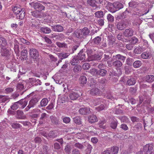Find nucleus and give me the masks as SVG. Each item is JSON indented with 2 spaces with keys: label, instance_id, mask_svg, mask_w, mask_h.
I'll return each instance as SVG.
<instances>
[{
  "label": "nucleus",
  "instance_id": "obj_1",
  "mask_svg": "<svg viewBox=\"0 0 154 154\" xmlns=\"http://www.w3.org/2000/svg\"><path fill=\"white\" fill-rule=\"evenodd\" d=\"M90 33V30L87 27H85L82 29H77L73 33L74 36L81 39H85Z\"/></svg>",
  "mask_w": 154,
  "mask_h": 154
},
{
  "label": "nucleus",
  "instance_id": "obj_2",
  "mask_svg": "<svg viewBox=\"0 0 154 154\" xmlns=\"http://www.w3.org/2000/svg\"><path fill=\"white\" fill-rule=\"evenodd\" d=\"M85 58V54L83 49H82L78 54L77 55L73 56V58L70 61L71 64L75 65L79 63V60H84Z\"/></svg>",
  "mask_w": 154,
  "mask_h": 154
},
{
  "label": "nucleus",
  "instance_id": "obj_3",
  "mask_svg": "<svg viewBox=\"0 0 154 154\" xmlns=\"http://www.w3.org/2000/svg\"><path fill=\"white\" fill-rule=\"evenodd\" d=\"M39 98L38 97H33L29 102L28 106L25 108L26 111H28L30 108L34 107L38 102Z\"/></svg>",
  "mask_w": 154,
  "mask_h": 154
},
{
  "label": "nucleus",
  "instance_id": "obj_4",
  "mask_svg": "<svg viewBox=\"0 0 154 154\" xmlns=\"http://www.w3.org/2000/svg\"><path fill=\"white\" fill-rule=\"evenodd\" d=\"M29 52L30 58L34 60H36L39 57V52L35 48H29Z\"/></svg>",
  "mask_w": 154,
  "mask_h": 154
},
{
  "label": "nucleus",
  "instance_id": "obj_5",
  "mask_svg": "<svg viewBox=\"0 0 154 154\" xmlns=\"http://www.w3.org/2000/svg\"><path fill=\"white\" fill-rule=\"evenodd\" d=\"M29 5L33 7L35 9L39 11H41L44 9L45 7L40 3L38 2L34 3L32 2L29 3Z\"/></svg>",
  "mask_w": 154,
  "mask_h": 154
},
{
  "label": "nucleus",
  "instance_id": "obj_6",
  "mask_svg": "<svg viewBox=\"0 0 154 154\" xmlns=\"http://www.w3.org/2000/svg\"><path fill=\"white\" fill-rule=\"evenodd\" d=\"M153 149V145L151 144H146L143 147V151L146 154H151Z\"/></svg>",
  "mask_w": 154,
  "mask_h": 154
},
{
  "label": "nucleus",
  "instance_id": "obj_7",
  "mask_svg": "<svg viewBox=\"0 0 154 154\" xmlns=\"http://www.w3.org/2000/svg\"><path fill=\"white\" fill-rule=\"evenodd\" d=\"M129 13V12L126 9L125 11L122 13H119L117 15L116 20H123L125 18L128 13Z\"/></svg>",
  "mask_w": 154,
  "mask_h": 154
},
{
  "label": "nucleus",
  "instance_id": "obj_8",
  "mask_svg": "<svg viewBox=\"0 0 154 154\" xmlns=\"http://www.w3.org/2000/svg\"><path fill=\"white\" fill-rule=\"evenodd\" d=\"M134 32L133 30L132 29H126L123 32V34L125 37L128 38L133 36Z\"/></svg>",
  "mask_w": 154,
  "mask_h": 154
},
{
  "label": "nucleus",
  "instance_id": "obj_9",
  "mask_svg": "<svg viewBox=\"0 0 154 154\" xmlns=\"http://www.w3.org/2000/svg\"><path fill=\"white\" fill-rule=\"evenodd\" d=\"M15 116L17 119H25L26 118L23 111L20 110H18L16 111Z\"/></svg>",
  "mask_w": 154,
  "mask_h": 154
},
{
  "label": "nucleus",
  "instance_id": "obj_10",
  "mask_svg": "<svg viewBox=\"0 0 154 154\" xmlns=\"http://www.w3.org/2000/svg\"><path fill=\"white\" fill-rule=\"evenodd\" d=\"M26 84L25 82H19L17 85V88L18 92L23 91L20 93L21 95H22L25 91H23L24 89V85Z\"/></svg>",
  "mask_w": 154,
  "mask_h": 154
},
{
  "label": "nucleus",
  "instance_id": "obj_11",
  "mask_svg": "<svg viewBox=\"0 0 154 154\" xmlns=\"http://www.w3.org/2000/svg\"><path fill=\"white\" fill-rule=\"evenodd\" d=\"M51 121L53 125H59L60 124L59 119H58L55 116H51L50 117Z\"/></svg>",
  "mask_w": 154,
  "mask_h": 154
},
{
  "label": "nucleus",
  "instance_id": "obj_12",
  "mask_svg": "<svg viewBox=\"0 0 154 154\" xmlns=\"http://www.w3.org/2000/svg\"><path fill=\"white\" fill-rule=\"evenodd\" d=\"M87 3L88 6L91 7L93 8H94L95 9H97L100 8L96 4L94 0H87Z\"/></svg>",
  "mask_w": 154,
  "mask_h": 154
},
{
  "label": "nucleus",
  "instance_id": "obj_13",
  "mask_svg": "<svg viewBox=\"0 0 154 154\" xmlns=\"http://www.w3.org/2000/svg\"><path fill=\"white\" fill-rule=\"evenodd\" d=\"M108 45L109 46H113L116 40L115 37L112 35H109L107 37Z\"/></svg>",
  "mask_w": 154,
  "mask_h": 154
},
{
  "label": "nucleus",
  "instance_id": "obj_14",
  "mask_svg": "<svg viewBox=\"0 0 154 154\" xmlns=\"http://www.w3.org/2000/svg\"><path fill=\"white\" fill-rule=\"evenodd\" d=\"M58 57L61 59H63L67 58L70 55L69 52H62L58 53L57 54Z\"/></svg>",
  "mask_w": 154,
  "mask_h": 154
},
{
  "label": "nucleus",
  "instance_id": "obj_15",
  "mask_svg": "<svg viewBox=\"0 0 154 154\" xmlns=\"http://www.w3.org/2000/svg\"><path fill=\"white\" fill-rule=\"evenodd\" d=\"M146 49V47L143 46H138L134 50V53L136 54H140L142 52L144 51Z\"/></svg>",
  "mask_w": 154,
  "mask_h": 154
},
{
  "label": "nucleus",
  "instance_id": "obj_16",
  "mask_svg": "<svg viewBox=\"0 0 154 154\" xmlns=\"http://www.w3.org/2000/svg\"><path fill=\"white\" fill-rule=\"evenodd\" d=\"M52 29L55 32H61L63 30V27L60 25H57L51 26Z\"/></svg>",
  "mask_w": 154,
  "mask_h": 154
},
{
  "label": "nucleus",
  "instance_id": "obj_17",
  "mask_svg": "<svg viewBox=\"0 0 154 154\" xmlns=\"http://www.w3.org/2000/svg\"><path fill=\"white\" fill-rule=\"evenodd\" d=\"M79 97V95L77 92H71L69 94V97L70 99L72 100H75L77 99Z\"/></svg>",
  "mask_w": 154,
  "mask_h": 154
},
{
  "label": "nucleus",
  "instance_id": "obj_18",
  "mask_svg": "<svg viewBox=\"0 0 154 154\" xmlns=\"http://www.w3.org/2000/svg\"><path fill=\"white\" fill-rule=\"evenodd\" d=\"M79 112L82 115H87L90 113V111L89 108L84 107L80 109Z\"/></svg>",
  "mask_w": 154,
  "mask_h": 154
},
{
  "label": "nucleus",
  "instance_id": "obj_19",
  "mask_svg": "<svg viewBox=\"0 0 154 154\" xmlns=\"http://www.w3.org/2000/svg\"><path fill=\"white\" fill-rule=\"evenodd\" d=\"M98 121V119L96 116L94 115H92L88 117V121L91 124L97 122Z\"/></svg>",
  "mask_w": 154,
  "mask_h": 154
},
{
  "label": "nucleus",
  "instance_id": "obj_20",
  "mask_svg": "<svg viewBox=\"0 0 154 154\" xmlns=\"http://www.w3.org/2000/svg\"><path fill=\"white\" fill-rule=\"evenodd\" d=\"M123 65L122 62L119 60H116L112 63V65L116 69H119Z\"/></svg>",
  "mask_w": 154,
  "mask_h": 154
},
{
  "label": "nucleus",
  "instance_id": "obj_21",
  "mask_svg": "<svg viewBox=\"0 0 154 154\" xmlns=\"http://www.w3.org/2000/svg\"><path fill=\"white\" fill-rule=\"evenodd\" d=\"M107 6L108 7V10L110 12L114 13L117 11L116 8L114 6V3L112 4L110 2H108L107 3Z\"/></svg>",
  "mask_w": 154,
  "mask_h": 154
},
{
  "label": "nucleus",
  "instance_id": "obj_22",
  "mask_svg": "<svg viewBox=\"0 0 154 154\" xmlns=\"http://www.w3.org/2000/svg\"><path fill=\"white\" fill-rule=\"evenodd\" d=\"M25 9L23 8L22 10L16 15V17L17 19L22 20L24 19L25 17Z\"/></svg>",
  "mask_w": 154,
  "mask_h": 154
},
{
  "label": "nucleus",
  "instance_id": "obj_23",
  "mask_svg": "<svg viewBox=\"0 0 154 154\" xmlns=\"http://www.w3.org/2000/svg\"><path fill=\"white\" fill-rule=\"evenodd\" d=\"M40 32L45 34H49L51 32V30L50 28L46 26L40 28Z\"/></svg>",
  "mask_w": 154,
  "mask_h": 154
},
{
  "label": "nucleus",
  "instance_id": "obj_24",
  "mask_svg": "<svg viewBox=\"0 0 154 154\" xmlns=\"http://www.w3.org/2000/svg\"><path fill=\"white\" fill-rule=\"evenodd\" d=\"M89 93L92 96H95L99 94L100 93V91L98 88H95L91 89Z\"/></svg>",
  "mask_w": 154,
  "mask_h": 154
},
{
  "label": "nucleus",
  "instance_id": "obj_25",
  "mask_svg": "<svg viewBox=\"0 0 154 154\" xmlns=\"http://www.w3.org/2000/svg\"><path fill=\"white\" fill-rule=\"evenodd\" d=\"M113 57L116 60H121L124 62L126 58V57L120 54H117L113 56Z\"/></svg>",
  "mask_w": 154,
  "mask_h": 154
},
{
  "label": "nucleus",
  "instance_id": "obj_26",
  "mask_svg": "<svg viewBox=\"0 0 154 154\" xmlns=\"http://www.w3.org/2000/svg\"><path fill=\"white\" fill-rule=\"evenodd\" d=\"M126 26V24L123 21L119 22L118 23L117 25V29L119 30H122L125 29Z\"/></svg>",
  "mask_w": 154,
  "mask_h": 154
},
{
  "label": "nucleus",
  "instance_id": "obj_27",
  "mask_svg": "<svg viewBox=\"0 0 154 154\" xmlns=\"http://www.w3.org/2000/svg\"><path fill=\"white\" fill-rule=\"evenodd\" d=\"M28 13L29 15L36 17H39L40 15V11L36 10L34 11H32L31 10L29 11Z\"/></svg>",
  "mask_w": 154,
  "mask_h": 154
},
{
  "label": "nucleus",
  "instance_id": "obj_28",
  "mask_svg": "<svg viewBox=\"0 0 154 154\" xmlns=\"http://www.w3.org/2000/svg\"><path fill=\"white\" fill-rule=\"evenodd\" d=\"M136 82V80L135 78H132L129 79L126 83V85L131 86L134 85Z\"/></svg>",
  "mask_w": 154,
  "mask_h": 154
},
{
  "label": "nucleus",
  "instance_id": "obj_29",
  "mask_svg": "<svg viewBox=\"0 0 154 154\" xmlns=\"http://www.w3.org/2000/svg\"><path fill=\"white\" fill-rule=\"evenodd\" d=\"M1 53L2 56L8 57L10 55L9 51L5 48H2Z\"/></svg>",
  "mask_w": 154,
  "mask_h": 154
},
{
  "label": "nucleus",
  "instance_id": "obj_30",
  "mask_svg": "<svg viewBox=\"0 0 154 154\" xmlns=\"http://www.w3.org/2000/svg\"><path fill=\"white\" fill-rule=\"evenodd\" d=\"M7 43L6 39L3 37H0V47L2 48H5Z\"/></svg>",
  "mask_w": 154,
  "mask_h": 154
},
{
  "label": "nucleus",
  "instance_id": "obj_31",
  "mask_svg": "<svg viewBox=\"0 0 154 154\" xmlns=\"http://www.w3.org/2000/svg\"><path fill=\"white\" fill-rule=\"evenodd\" d=\"M106 121L104 119L100 121L98 124V127L99 128L105 129L106 128Z\"/></svg>",
  "mask_w": 154,
  "mask_h": 154
},
{
  "label": "nucleus",
  "instance_id": "obj_32",
  "mask_svg": "<svg viewBox=\"0 0 154 154\" xmlns=\"http://www.w3.org/2000/svg\"><path fill=\"white\" fill-rule=\"evenodd\" d=\"M145 81L149 83H151L154 81V76L149 75H147L145 78Z\"/></svg>",
  "mask_w": 154,
  "mask_h": 154
},
{
  "label": "nucleus",
  "instance_id": "obj_33",
  "mask_svg": "<svg viewBox=\"0 0 154 154\" xmlns=\"http://www.w3.org/2000/svg\"><path fill=\"white\" fill-rule=\"evenodd\" d=\"M20 108L23 109L24 108L27 104L28 101L26 100H24L22 99L19 101Z\"/></svg>",
  "mask_w": 154,
  "mask_h": 154
},
{
  "label": "nucleus",
  "instance_id": "obj_34",
  "mask_svg": "<svg viewBox=\"0 0 154 154\" xmlns=\"http://www.w3.org/2000/svg\"><path fill=\"white\" fill-rule=\"evenodd\" d=\"M48 103V100L46 98H44L42 99L40 102V105L38 106L39 107L45 106Z\"/></svg>",
  "mask_w": 154,
  "mask_h": 154
},
{
  "label": "nucleus",
  "instance_id": "obj_35",
  "mask_svg": "<svg viewBox=\"0 0 154 154\" xmlns=\"http://www.w3.org/2000/svg\"><path fill=\"white\" fill-rule=\"evenodd\" d=\"M109 149L111 154H117L119 148L116 146H114Z\"/></svg>",
  "mask_w": 154,
  "mask_h": 154
},
{
  "label": "nucleus",
  "instance_id": "obj_36",
  "mask_svg": "<svg viewBox=\"0 0 154 154\" xmlns=\"http://www.w3.org/2000/svg\"><path fill=\"white\" fill-rule=\"evenodd\" d=\"M96 17L100 18H103L104 16L103 12L102 11H98L94 14Z\"/></svg>",
  "mask_w": 154,
  "mask_h": 154
},
{
  "label": "nucleus",
  "instance_id": "obj_37",
  "mask_svg": "<svg viewBox=\"0 0 154 154\" xmlns=\"http://www.w3.org/2000/svg\"><path fill=\"white\" fill-rule=\"evenodd\" d=\"M92 58L93 60H100L102 57V55L100 54H95L92 56Z\"/></svg>",
  "mask_w": 154,
  "mask_h": 154
},
{
  "label": "nucleus",
  "instance_id": "obj_38",
  "mask_svg": "<svg viewBox=\"0 0 154 154\" xmlns=\"http://www.w3.org/2000/svg\"><path fill=\"white\" fill-rule=\"evenodd\" d=\"M18 108L20 109L19 101L14 103L11 106V108L13 110H15Z\"/></svg>",
  "mask_w": 154,
  "mask_h": 154
},
{
  "label": "nucleus",
  "instance_id": "obj_39",
  "mask_svg": "<svg viewBox=\"0 0 154 154\" xmlns=\"http://www.w3.org/2000/svg\"><path fill=\"white\" fill-rule=\"evenodd\" d=\"M91 75L96 77L97 76V70L95 68L91 69L88 72Z\"/></svg>",
  "mask_w": 154,
  "mask_h": 154
},
{
  "label": "nucleus",
  "instance_id": "obj_40",
  "mask_svg": "<svg viewBox=\"0 0 154 154\" xmlns=\"http://www.w3.org/2000/svg\"><path fill=\"white\" fill-rule=\"evenodd\" d=\"M114 6L116 8L117 11L119 10L122 8L123 7V5L121 3L119 2H114Z\"/></svg>",
  "mask_w": 154,
  "mask_h": 154
},
{
  "label": "nucleus",
  "instance_id": "obj_41",
  "mask_svg": "<svg viewBox=\"0 0 154 154\" xmlns=\"http://www.w3.org/2000/svg\"><path fill=\"white\" fill-rule=\"evenodd\" d=\"M141 57L143 59H147L150 58L151 56L149 53L144 52L141 55Z\"/></svg>",
  "mask_w": 154,
  "mask_h": 154
},
{
  "label": "nucleus",
  "instance_id": "obj_42",
  "mask_svg": "<svg viewBox=\"0 0 154 154\" xmlns=\"http://www.w3.org/2000/svg\"><path fill=\"white\" fill-rule=\"evenodd\" d=\"M14 90V88L11 87H7L5 88L4 91L6 94H9L11 93Z\"/></svg>",
  "mask_w": 154,
  "mask_h": 154
},
{
  "label": "nucleus",
  "instance_id": "obj_43",
  "mask_svg": "<svg viewBox=\"0 0 154 154\" xmlns=\"http://www.w3.org/2000/svg\"><path fill=\"white\" fill-rule=\"evenodd\" d=\"M97 76H103L105 75L107 73V71L104 69H100L98 70H97Z\"/></svg>",
  "mask_w": 154,
  "mask_h": 154
},
{
  "label": "nucleus",
  "instance_id": "obj_44",
  "mask_svg": "<svg viewBox=\"0 0 154 154\" xmlns=\"http://www.w3.org/2000/svg\"><path fill=\"white\" fill-rule=\"evenodd\" d=\"M79 44H77L75 45H73L71 47V49L69 50V52L70 54H72L74 53L75 51L79 48Z\"/></svg>",
  "mask_w": 154,
  "mask_h": 154
},
{
  "label": "nucleus",
  "instance_id": "obj_45",
  "mask_svg": "<svg viewBox=\"0 0 154 154\" xmlns=\"http://www.w3.org/2000/svg\"><path fill=\"white\" fill-rule=\"evenodd\" d=\"M142 62L139 60H137L134 62L133 63V67L135 68L140 67L142 65Z\"/></svg>",
  "mask_w": 154,
  "mask_h": 154
},
{
  "label": "nucleus",
  "instance_id": "obj_46",
  "mask_svg": "<svg viewBox=\"0 0 154 154\" xmlns=\"http://www.w3.org/2000/svg\"><path fill=\"white\" fill-rule=\"evenodd\" d=\"M79 81L80 83L84 85L87 83V79L85 76H82L79 78Z\"/></svg>",
  "mask_w": 154,
  "mask_h": 154
},
{
  "label": "nucleus",
  "instance_id": "obj_47",
  "mask_svg": "<svg viewBox=\"0 0 154 154\" xmlns=\"http://www.w3.org/2000/svg\"><path fill=\"white\" fill-rule=\"evenodd\" d=\"M36 79L34 78H29V88L34 85V84L36 83Z\"/></svg>",
  "mask_w": 154,
  "mask_h": 154
},
{
  "label": "nucleus",
  "instance_id": "obj_48",
  "mask_svg": "<svg viewBox=\"0 0 154 154\" xmlns=\"http://www.w3.org/2000/svg\"><path fill=\"white\" fill-rule=\"evenodd\" d=\"M103 100L101 98H97L94 100L93 101V103L95 105H97L101 103V102L103 103Z\"/></svg>",
  "mask_w": 154,
  "mask_h": 154
},
{
  "label": "nucleus",
  "instance_id": "obj_49",
  "mask_svg": "<svg viewBox=\"0 0 154 154\" xmlns=\"http://www.w3.org/2000/svg\"><path fill=\"white\" fill-rule=\"evenodd\" d=\"M138 41V38L135 37H132L129 40V42L134 45L136 44Z\"/></svg>",
  "mask_w": 154,
  "mask_h": 154
},
{
  "label": "nucleus",
  "instance_id": "obj_50",
  "mask_svg": "<svg viewBox=\"0 0 154 154\" xmlns=\"http://www.w3.org/2000/svg\"><path fill=\"white\" fill-rule=\"evenodd\" d=\"M107 18L109 23H112L114 21V16L110 14H107Z\"/></svg>",
  "mask_w": 154,
  "mask_h": 154
},
{
  "label": "nucleus",
  "instance_id": "obj_51",
  "mask_svg": "<svg viewBox=\"0 0 154 154\" xmlns=\"http://www.w3.org/2000/svg\"><path fill=\"white\" fill-rule=\"evenodd\" d=\"M111 57V54L109 53H106L104 54V57L103 58L102 61H106Z\"/></svg>",
  "mask_w": 154,
  "mask_h": 154
},
{
  "label": "nucleus",
  "instance_id": "obj_52",
  "mask_svg": "<svg viewBox=\"0 0 154 154\" xmlns=\"http://www.w3.org/2000/svg\"><path fill=\"white\" fill-rule=\"evenodd\" d=\"M0 100L2 102H8L9 99L7 97L5 96L0 95Z\"/></svg>",
  "mask_w": 154,
  "mask_h": 154
},
{
  "label": "nucleus",
  "instance_id": "obj_53",
  "mask_svg": "<svg viewBox=\"0 0 154 154\" xmlns=\"http://www.w3.org/2000/svg\"><path fill=\"white\" fill-rule=\"evenodd\" d=\"M14 49L15 52H17L19 51V43L18 41L16 39L14 40Z\"/></svg>",
  "mask_w": 154,
  "mask_h": 154
},
{
  "label": "nucleus",
  "instance_id": "obj_54",
  "mask_svg": "<svg viewBox=\"0 0 154 154\" xmlns=\"http://www.w3.org/2000/svg\"><path fill=\"white\" fill-rule=\"evenodd\" d=\"M74 122L77 125H80L81 124V119L79 117L76 116L73 118Z\"/></svg>",
  "mask_w": 154,
  "mask_h": 154
},
{
  "label": "nucleus",
  "instance_id": "obj_55",
  "mask_svg": "<svg viewBox=\"0 0 154 154\" xmlns=\"http://www.w3.org/2000/svg\"><path fill=\"white\" fill-rule=\"evenodd\" d=\"M74 146L75 147L77 148L80 149H84L85 148V145L79 143H75L74 145Z\"/></svg>",
  "mask_w": 154,
  "mask_h": 154
},
{
  "label": "nucleus",
  "instance_id": "obj_56",
  "mask_svg": "<svg viewBox=\"0 0 154 154\" xmlns=\"http://www.w3.org/2000/svg\"><path fill=\"white\" fill-rule=\"evenodd\" d=\"M96 50L93 47H91L89 48H88L86 50V52L87 53L88 55L91 54L93 52L95 51Z\"/></svg>",
  "mask_w": 154,
  "mask_h": 154
},
{
  "label": "nucleus",
  "instance_id": "obj_57",
  "mask_svg": "<svg viewBox=\"0 0 154 154\" xmlns=\"http://www.w3.org/2000/svg\"><path fill=\"white\" fill-rule=\"evenodd\" d=\"M128 4L129 7H131L132 8H136L137 7L138 5L137 2L134 1L130 2Z\"/></svg>",
  "mask_w": 154,
  "mask_h": 154
},
{
  "label": "nucleus",
  "instance_id": "obj_58",
  "mask_svg": "<svg viewBox=\"0 0 154 154\" xmlns=\"http://www.w3.org/2000/svg\"><path fill=\"white\" fill-rule=\"evenodd\" d=\"M101 39V38L100 37L97 36L94 39V42L95 44L98 45L100 43Z\"/></svg>",
  "mask_w": 154,
  "mask_h": 154
},
{
  "label": "nucleus",
  "instance_id": "obj_59",
  "mask_svg": "<svg viewBox=\"0 0 154 154\" xmlns=\"http://www.w3.org/2000/svg\"><path fill=\"white\" fill-rule=\"evenodd\" d=\"M56 44L58 47L64 48L67 47V45L65 43H61L60 42H57Z\"/></svg>",
  "mask_w": 154,
  "mask_h": 154
},
{
  "label": "nucleus",
  "instance_id": "obj_60",
  "mask_svg": "<svg viewBox=\"0 0 154 154\" xmlns=\"http://www.w3.org/2000/svg\"><path fill=\"white\" fill-rule=\"evenodd\" d=\"M14 13L16 14H17L18 13H20V12L22 10V9L17 7H14L12 8Z\"/></svg>",
  "mask_w": 154,
  "mask_h": 154
},
{
  "label": "nucleus",
  "instance_id": "obj_61",
  "mask_svg": "<svg viewBox=\"0 0 154 154\" xmlns=\"http://www.w3.org/2000/svg\"><path fill=\"white\" fill-rule=\"evenodd\" d=\"M116 121L114 120L110 124V127L113 129H116L117 127L118 122L116 119Z\"/></svg>",
  "mask_w": 154,
  "mask_h": 154
},
{
  "label": "nucleus",
  "instance_id": "obj_62",
  "mask_svg": "<svg viewBox=\"0 0 154 154\" xmlns=\"http://www.w3.org/2000/svg\"><path fill=\"white\" fill-rule=\"evenodd\" d=\"M82 69V67L80 65H77L75 66L73 69L74 72H78L80 71Z\"/></svg>",
  "mask_w": 154,
  "mask_h": 154
},
{
  "label": "nucleus",
  "instance_id": "obj_63",
  "mask_svg": "<svg viewBox=\"0 0 154 154\" xmlns=\"http://www.w3.org/2000/svg\"><path fill=\"white\" fill-rule=\"evenodd\" d=\"M11 126L12 128L15 129H17L20 128L22 127V126L18 123H13L11 125Z\"/></svg>",
  "mask_w": 154,
  "mask_h": 154
},
{
  "label": "nucleus",
  "instance_id": "obj_64",
  "mask_svg": "<svg viewBox=\"0 0 154 154\" xmlns=\"http://www.w3.org/2000/svg\"><path fill=\"white\" fill-rule=\"evenodd\" d=\"M119 118L121 120V122H127L129 120L128 118L125 116L119 117Z\"/></svg>",
  "mask_w": 154,
  "mask_h": 154
}]
</instances>
